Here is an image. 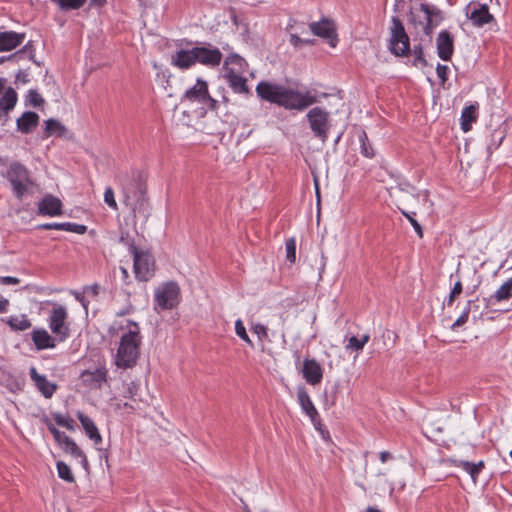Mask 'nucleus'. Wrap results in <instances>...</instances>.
Wrapping results in <instances>:
<instances>
[{
    "label": "nucleus",
    "mask_w": 512,
    "mask_h": 512,
    "mask_svg": "<svg viewBox=\"0 0 512 512\" xmlns=\"http://www.w3.org/2000/svg\"><path fill=\"white\" fill-rule=\"evenodd\" d=\"M256 93L262 100L287 110L302 111L317 102L316 96L309 91L300 92L268 81H260L256 86Z\"/></svg>",
    "instance_id": "1"
},
{
    "label": "nucleus",
    "mask_w": 512,
    "mask_h": 512,
    "mask_svg": "<svg viewBox=\"0 0 512 512\" xmlns=\"http://www.w3.org/2000/svg\"><path fill=\"white\" fill-rule=\"evenodd\" d=\"M128 323L132 325L134 329H130L121 336L115 360L117 367L122 369L134 367L140 355L142 338L138 324L133 321H128Z\"/></svg>",
    "instance_id": "2"
},
{
    "label": "nucleus",
    "mask_w": 512,
    "mask_h": 512,
    "mask_svg": "<svg viewBox=\"0 0 512 512\" xmlns=\"http://www.w3.org/2000/svg\"><path fill=\"white\" fill-rule=\"evenodd\" d=\"M146 183L140 172H133L132 181L128 184H123V191L125 194L124 203L129 206L134 214V217L148 216V202L145 198Z\"/></svg>",
    "instance_id": "3"
},
{
    "label": "nucleus",
    "mask_w": 512,
    "mask_h": 512,
    "mask_svg": "<svg viewBox=\"0 0 512 512\" xmlns=\"http://www.w3.org/2000/svg\"><path fill=\"white\" fill-rule=\"evenodd\" d=\"M389 50L397 57H407L411 52L409 36L405 31L403 23L398 17H392Z\"/></svg>",
    "instance_id": "4"
},
{
    "label": "nucleus",
    "mask_w": 512,
    "mask_h": 512,
    "mask_svg": "<svg viewBox=\"0 0 512 512\" xmlns=\"http://www.w3.org/2000/svg\"><path fill=\"white\" fill-rule=\"evenodd\" d=\"M422 15L411 12L410 22L417 27H422L425 35L431 36L433 29L443 20L442 11L437 7L425 3L420 4Z\"/></svg>",
    "instance_id": "5"
},
{
    "label": "nucleus",
    "mask_w": 512,
    "mask_h": 512,
    "mask_svg": "<svg viewBox=\"0 0 512 512\" xmlns=\"http://www.w3.org/2000/svg\"><path fill=\"white\" fill-rule=\"evenodd\" d=\"M134 274L138 281H148L154 276L155 260L149 251L132 247Z\"/></svg>",
    "instance_id": "6"
},
{
    "label": "nucleus",
    "mask_w": 512,
    "mask_h": 512,
    "mask_svg": "<svg viewBox=\"0 0 512 512\" xmlns=\"http://www.w3.org/2000/svg\"><path fill=\"white\" fill-rule=\"evenodd\" d=\"M180 302L179 285L170 281L158 287L155 291V303L161 310H170Z\"/></svg>",
    "instance_id": "7"
},
{
    "label": "nucleus",
    "mask_w": 512,
    "mask_h": 512,
    "mask_svg": "<svg viewBox=\"0 0 512 512\" xmlns=\"http://www.w3.org/2000/svg\"><path fill=\"white\" fill-rule=\"evenodd\" d=\"M307 119L314 135L322 142L328 138L329 113L320 107H314L307 113Z\"/></svg>",
    "instance_id": "8"
},
{
    "label": "nucleus",
    "mask_w": 512,
    "mask_h": 512,
    "mask_svg": "<svg viewBox=\"0 0 512 512\" xmlns=\"http://www.w3.org/2000/svg\"><path fill=\"white\" fill-rule=\"evenodd\" d=\"M8 180L12 185L13 193L18 199H22L27 192V184L29 183V172L20 163H14L10 166Z\"/></svg>",
    "instance_id": "9"
},
{
    "label": "nucleus",
    "mask_w": 512,
    "mask_h": 512,
    "mask_svg": "<svg viewBox=\"0 0 512 512\" xmlns=\"http://www.w3.org/2000/svg\"><path fill=\"white\" fill-rule=\"evenodd\" d=\"M67 311L64 306L54 308L49 317V328L59 342L65 341L70 335V329L66 323Z\"/></svg>",
    "instance_id": "10"
},
{
    "label": "nucleus",
    "mask_w": 512,
    "mask_h": 512,
    "mask_svg": "<svg viewBox=\"0 0 512 512\" xmlns=\"http://www.w3.org/2000/svg\"><path fill=\"white\" fill-rule=\"evenodd\" d=\"M194 48L196 63L198 62L208 67H217L220 65L223 56L217 47L207 44L206 46H196Z\"/></svg>",
    "instance_id": "11"
},
{
    "label": "nucleus",
    "mask_w": 512,
    "mask_h": 512,
    "mask_svg": "<svg viewBox=\"0 0 512 512\" xmlns=\"http://www.w3.org/2000/svg\"><path fill=\"white\" fill-rule=\"evenodd\" d=\"M437 54L443 61H449L454 52V38L447 30H442L436 38Z\"/></svg>",
    "instance_id": "12"
},
{
    "label": "nucleus",
    "mask_w": 512,
    "mask_h": 512,
    "mask_svg": "<svg viewBox=\"0 0 512 512\" xmlns=\"http://www.w3.org/2000/svg\"><path fill=\"white\" fill-rule=\"evenodd\" d=\"M471 4L466 7V15L471 20L472 24L476 27H482L495 20L494 16L489 12V3L484 2L479 4L478 8H475L471 12L469 9Z\"/></svg>",
    "instance_id": "13"
},
{
    "label": "nucleus",
    "mask_w": 512,
    "mask_h": 512,
    "mask_svg": "<svg viewBox=\"0 0 512 512\" xmlns=\"http://www.w3.org/2000/svg\"><path fill=\"white\" fill-rule=\"evenodd\" d=\"M107 369L104 367L97 368L93 371L84 370L80 379L84 386L90 389H99L102 387V384L107 381Z\"/></svg>",
    "instance_id": "14"
},
{
    "label": "nucleus",
    "mask_w": 512,
    "mask_h": 512,
    "mask_svg": "<svg viewBox=\"0 0 512 512\" xmlns=\"http://www.w3.org/2000/svg\"><path fill=\"white\" fill-rule=\"evenodd\" d=\"M302 375L308 384L315 386L322 381L323 368L315 359L307 358L303 361Z\"/></svg>",
    "instance_id": "15"
},
{
    "label": "nucleus",
    "mask_w": 512,
    "mask_h": 512,
    "mask_svg": "<svg viewBox=\"0 0 512 512\" xmlns=\"http://www.w3.org/2000/svg\"><path fill=\"white\" fill-rule=\"evenodd\" d=\"M310 29L314 35L327 39L332 47L336 46L338 39L334 25L331 21L322 20L319 22H313L310 24Z\"/></svg>",
    "instance_id": "16"
},
{
    "label": "nucleus",
    "mask_w": 512,
    "mask_h": 512,
    "mask_svg": "<svg viewBox=\"0 0 512 512\" xmlns=\"http://www.w3.org/2000/svg\"><path fill=\"white\" fill-rule=\"evenodd\" d=\"M29 374L31 380L34 382V385L36 386L38 391L45 398H51L58 388L57 384L48 381L46 376L40 375L35 367L30 368Z\"/></svg>",
    "instance_id": "17"
},
{
    "label": "nucleus",
    "mask_w": 512,
    "mask_h": 512,
    "mask_svg": "<svg viewBox=\"0 0 512 512\" xmlns=\"http://www.w3.org/2000/svg\"><path fill=\"white\" fill-rule=\"evenodd\" d=\"M62 202L53 195H45L38 204V214L46 216H59L63 213Z\"/></svg>",
    "instance_id": "18"
},
{
    "label": "nucleus",
    "mask_w": 512,
    "mask_h": 512,
    "mask_svg": "<svg viewBox=\"0 0 512 512\" xmlns=\"http://www.w3.org/2000/svg\"><path fill=\"white\" fill-rule=\"evenodd\" d=\"M25 39V33L15 31L0 32V52L11 51L20 46Z\"/></svg>",
    "instance_id": "19"
},
{
    "label": "nucleus",
    "mask_w": 512,
    "mask_h": 512,
    "mask_svg": "<svg viewBox=\"0 0 512 512\" xmlns=\"http://www.w3.org/2000/svg\"><path fill=\"white\" fill-rule=\"evenodd\" d=\"M32 341L37 350L54 348L56 346L57 337H52L45 329L37 328L31 333Z\"/></svg>",
    "instance_id": "20"
},
{
    "label": "nucleus",
    "mask_w": 512,
    "mask_h": 512,
    "mask_svg": "<svg viewBox=\"0 0 512 512\" xmlns=\"http://www.w3.org/2000/svg\"><path fill=\"white\" fill-rule=\"evenodd\" d=\"M298 403L301 406L304 413L310 418L311 421L318 419V411L315 408L307 390L305 387L298 388L297 391Z\"/></svg>",
    "instance_id": "21"
},
{
    "label": "nucleus",
    "mask_w": 512,
    "mask_h": 512,
    "mask_svg": "<svg viewBox=\"0 0 512 512\" xmlns=\"http://www.w3.org/2000/svg\"><path fill=\"white\" fill-rule=\"evenodd\" d=\"M205 97H208V84L201 78H198L196 84L184 94V98L191 102H204Z\"/></svg>",
    "instance_id": "22"
},
{
    "label": "nucleus",
    "mask_w": 512,
    "mask_h": 512,
    "mask_svg": "<svg viewBox=\"0 0 512 512\" xmlns=\"http://www.w3.org/2000/svg\"><path fill=\"white\" fill-rule=\"evenodd\" d=\"M17 93L11 87L5 90L0 98V121L7 120L8 113L15 107L17 103Z\"/></svg>",
    "instance_id": "23"
},
{
    "label": "nucleus",
    "mask_w": 512,
    "mask_h": 512,
    "mask_svg": "<svg viewBox=\"0 0 512 512\" xmlns=\"http://www.w3.org/2000/svg\"><path fill=\"white\" fill-rule=\"evenodd\" d=\"M196 63L195 48L179 50L172 56V64L180 69H188Z\"/></svg>",
    "instance_id": "24"
},
{
    "label": "nucleus",
    "mask_w": 512,
    "mask_h": 512,
    "mask_svg": "<svg viewBox=\"0 0 512 512\" xmlns=\"http://www.w3.org/2000/svg\"><path fill=\"white\" fill-rule=\"evenodd\" d=\"M17 128L24 134L31 133L39 123V116L32 111H26L17 119Z\"/></svg>",
    "instance_id": "25"
},
{
    "label": "nucleus",
    "mask_w": 512,
    "mask_h": 512,
    "mask_svg": "<svg viewBox=\"0 0 512 512\" xmlns=\"http://www.w3.org/2000/svg\"><path fill=\"white\" fill-rule=\"evenodd\" d=\"M42 230H63L76 234H84L87 231V226L77 223L64 222V223H45L38 226Z\"/></svg>",
    "instance_id": "26"
},
{
    "label": "nucleus",
    "mask_w": 512,
    "mask_h": 512,
    "mask_svg": "<svg viewBox=\"0 0 512 512\" xmlns=\"http://www.w3.org/2000/svg\"><path fill=\"white\" fill-rule=\"evenodd\" d=\"M77 417L86 433V435L97 445L102 442V437L93 420L82 412L77 413Z\"/></svg>",
    "instance_id": "27"
},
{
    "label": "nucleus",
    "mask_w": 512,
    "mask_h": 512,
    "mask_svg": "<svg viewBox=\"0 0 512 512\" xmlns=\"http://www.w3.org/2000/svg\"><path fill=\"white\" fill-rule=\"evenodd\" d=\"M225 78L227 79L229 86L235 93H250L249 88L247 86V79L241 76V73L229 71V73H226Z\"/></svg>",
    "instance_id": "28"
},
{
    "label": "nucleus",
    "mask_w": 512,
    "mask_h": 512,
    "mask_svg": "<svg viewBox=\"0 0 512 512\" xmlns=\"http://www.w3.org/2000/svg\"><path fill=\"white\" fill-rule=\"evenodd\" d=\"M247 63L244 58L238 54H230L224 61V69L226 73L229 71L242 73L245 70Z\"/></svg>",
    "instance_id": "29"
},
{
    "label": "nucleus",
    "mask_w": 512,
    "mask_h": 512,
    "mask_svg": "<svg viewBox=\"0 0 512 512\" xmlns=\"http://www.w3.org/2000/svg\"><path fill=\"white\" fill-rule=\"evenodd\" d=\"M66 127L58 120L50 118L45 121L44 138L50 136L62 137L66 134Z\"/></svg>",
    "instance_id": "30"
},
{
    "label": "nucleus",
    "mask_w": 512,
    "mask_h": 512,
    "mask_svg": "<svg viewBox=\"0 0 512 512\" xmlns=\"http://www.w3.org/2000/svg\"><path fill=\"white\" fill-rule=\"evenodd\" d=\"M477 120V108L473 105L466 106L461 113V127L464 132L471 128V123Z\"/></svg>",
    "instance_id": "31"
},
{
    "label": "nucleus",
    "mask_w": 512,
    "mask_h": 512,
    "mask_svg": "<svg viewBox=\"0 0 512 512\" xmlns=\"http://www.w3.org/2000/svg\"><path fill=\"white\" fill-rule=\"evenodd\" d=\"M7 324L15 331H25L32 325L31 321L24 314L21 316H11L8 319Z\"/></svg>",
    "instance_id": "32"
},
{
    "label": "nucleus",
    "mask_w": 512,
    "mask_h": 512,
    "mask_svg": "<svg viewBox=\"0 0 512 512\" xmlns=\"http://www.w3.org/2000/svg\"><path fill=\"white\" fill-rule=\"evenodd\" d=\"M510 297H512V277L505 281L491 298L496 302H501L508 300Z\"/></svg>",
    "instance_id": "33"
},
{
    "label": "nucleus",
    "mask_w": 512,
    "mask_h": 512,
    "mask_svg": "<svg viewBox=\"0 0 512 512\" xmlns=\"http://www.w3.org/2000/svg\"><path fill=\"white\" fill-rule=\"evenodd\" d=\"M409 55L413 56L411 64L418 68H424L428 65L427 60L424 56L423 48L421 44L414 45Z\"/></svg>",
    "instance_id": "34"
},
{
    "label": "nucleus",
    "mask_w": 512,
    "mask_h": 512,
    "mask_svg": "<svg viewBox=\"0 0 512 512\" xmlns=\"http://www.w3.org/2000/svg\"><path fill=\"white\" fill-rule=\"evenodd\" d=\"M358 138H359V142H360V148H361L362 155H364L367 158H372L374 156V150L372 148V145L369 142L367 133L364 130H362L359 133Z\"/></svg>",
    "instance_id": "35"
},
{
    "label": "nucleus",
    "mask_w": 512,
    "mask_h": 512,
    "mask_svg": "<svg viewBox=\"0 0 512 512\" xmlns=\"http://www.w3.org/2000/svg\"><path fill=\"white\" fill-rule=\"evenodd\" d=\"M62 449L66 452L71 454L75 458H82V462L87 465V458L83 451L77 446V444L73 441V439H70L68 443L62 447Z\"/></svg>",
    "instance_id": "36"
},
{
    "label": "nucleus",
    "mask_w": 512,
    "mask_h": 512,
    "mask_svg": "<svg viewBox=\"0 0 512 512\" xmlns=\"http://www.w3.org/2000/svg\"><path fill=\"white\" fill-rule=\"evenodd\" d=\"M58 476L68 483H73L75 481V477L70 469V467L63 461H58L56 464Z\"/></svg>",
    "instance_id": "37"
},
{
    "label": "nucleus",
    "mask_w": 512,
    "mask_h": 512,
    "mask_svg": "<svg viewBox=\"0 0 512 512\" xmlns=\"http://www.w3.org/2000/svg\"><path fill=\"white\" fill-rule=\"evenodd\" d=\"M57 3L62 11L77 10L80 9L86 2V0H51Z\"/></svg>",
    "instance_id": "38"
},
{
    "label": "nucleus",
    "mask_w": 512,
    "mask_h": 512,
    "mask_svg": "<svg viewBox=\"0 0 512 512\" xmlns=\"http://www.w3.org/2000/svg\"><path fill=\"white\" fill-rule=\"evenodd\" d=\"M369 341V335H364L362 339H358L356 336L350 337L348 344L346 346L347 349H353L355 351H360L363 349L365 344Z\"/></svg>",
    "instance_id": "39"
},
{
    "label": "nucleus",
    "mask_w": 512,
    "mask_h": 512,
    "mask_svg": "<svg viewBox=\"0 0 512 512\" xmlns=\"http://www.w3.org/2000/svg\"><path fill=\"white\" fill-rule=\"evenodd\" d=\"M456 466L461 467L464 471H466L474 482H476V479L478 477V473L476 471V467L474 466L473 462H469L466 460H459L456 461Z\"/></svg>",
    "instance_id": "40"
},
{
    "label": "nucleus",
    "mask_w": 512,
    "mask_h": 512,
    "mask_svg": "<svg viewBox=\"0 0 512 512\" xmlns=\"http://www.w3.org/2000/svg\"><path fill=\"white\" fill-rule=\"evenodd\" d=\"M286 249V259L290 263H294L296 260V240L294 238H289L285 242Z\"/></svg>",
    "instance_id": "41"
},
{
    "label": "nucleus",
    "mask_w": 512,
    "mask_h": 512,
    "mask_svg": "<svg viewBox=\"0 0 512 512\" xmlns=\"http://www.w3.org/2000/svg\"><path fill=\"white\" fill-rule=\"evenodd\" d=\"M235 333L237 334L238 337H240L248 345H250L251 347H254V344L251 341V339L249 338V336H248V334L246 332V328H245L242 320H240V319H238L235 322Z\"/></svg>",
    "instance_id": "42"
},
{
    "label": "nucleus",
    "mask_w": 512,
    "mask_h": 512,
    "mask_svg": "<svg viewBox=\"0 0 512 512\" xmlns=\"http://www.w3.org/2000/svg\"><path fill=\"white\" fill-rule=\"evenodd\" d=\"M400 211H401L402 215H404V216L408 219V221L410 222V224L413 226V228H414V230H415L416 234H417L420 238H422V237H423V229H422L421 225L418 223V221L414 218V216L416 215V213H415V212H410V213H409V212H406V211H404V210H402V209H401Z\"/></svg>",
    "instance_id": "43"
},
{
    "label": "nucleus",
    "mask_w": 512,
    "mask_h": 512,
    "mask_svg": "<svg viewBox=\"0 0 512 512\" xmlns=\"http://www.w3.org/2000/svg\"><path fill=\"white\" fill-rule=\"evenodd\" d=\"M462 290H463V287H462L461 281H457L454 284V287L452 288V290H451V292L449 294V298H448V301H447V305L448 306L453 304V302L455 301L456 297H458L462 293Z\"/></svg>",
    "instance_id": "44"
},
{
    "label": "nucleus",
    "mask_w": 512,
    "mask_h": 512,
    "mask_svg": "<svg viewBox=\"0 0 512 512\" xmlns=\"http://www.w3.org/2000/svg\"><path fill=\"white\" fill-rule=\"evenodd\" d=\"M104 201L109 207H111L114 210H117V203L115 201L114 192L111 187L106 188L104 192Z\"/></svg>",
    "instance_id": "45"
},
{
    "label": "nucleus",
    "mask_w": 512,
    "mask_h": 512,
    "mask_svg": "<svg viewBox=\"0 0 512 512\" xmlns=\"http://www.w3.org/2000/svg\"><path fill=\"white\" fill-rule=\"evenodd\" d=\"M470 301L468 302V306L465 308V310L463 311V313L458 317V319L452 324L451 328L453 330H455L457 327H460L462 325H464L467 320H468V316H469V311H470Z\"/></svg>",
    "instance_id": "46"
},
{
    "label": "nucleus",
    "mask_w": 512,
    "mask_h": 512,
    "mask_svg": "<svg viewBox=\"0 0 512 512\" xmlns=\"http://www.w3.org/2000/svg\"><path fill=\"white\" fill-rule=\"evenodd\" d=\"M27 98H28L30 104L35 106V107L36 106H40V105H42L44 103V99L35 90H30L29 93H28Z\"/></svg>",
    "instance_id": "47"
},
{
    "label": "nucleus",
    "mask_w": 512,
    "mask_h": 512,
    "mask_svg": "<svg viewBox=\"0 0 512 512\" xmlns=\"http://www.w3.org/2000/svg\"><path fill=\"white\" fill-rule=\"evenodd\" d=\"M138 385L135 382H130L125 391L124 397L130 398L136 403L135 396L137 395Z\"/></svg>",
    "instance_id": "48"
},
{
    "label": "nucleus",
    "mask_w": 512,
    "mask_h": 512,
    "mask_svg": "<svg viewBox=\"0 0 512 512\" xmlns=\"http://www.w3.org/2000/svg\"><path fill=\"white\" fill-rule=\"evenodd\" d=\"M120 243L127 245L129 247V251L132 254V247H137L134 243V240L131 239L129 233L127 231H122L119 239Z\"/></svg>",
    "instance_id": "49"
},
{
    "label": "nucleus",
    "mask_w": 512,
    "mask_h": 512,
    "mask_svg": "<svg viewBox=\"0 0 512 512\" xmlns=\"http://www.w3.org/2000/svg\"><path fill=\"white\" fill-rule=\"evenodd\" d=\"M437 76L440 78L442 83H445L448 78L449 68L446 65L438 64L436 67Z\"/></svg>",
    "instance_id": "50"
},
{
    "label": "nucleus",
    "mask_w": 512,
    "mask_h": 512,
    "mask_svg": "<svg viewBox=\"0 0 512 512\" xmlns=\"http://www.w3.org/2000/svg\"><path fill=\"white\" fill-rule=\"evenodd\" d=\"M290 43L294 47H301L304 44H313V40H304V39L300 38L296 34H291V36H290Z\"/></svg>",
    "instance_id": "51"
},
{
    "label": "nucleus",
    "mask_w": 512,
    "mask_h": 512,
    "mask_svg": "<svg viewBox=\"0 0 512 512\" xmlns=\"http://www.w3.org/2000/svg\"><path fill=\"white\" fill-rule=\"evenodd\" d=\"M137 408H138L137 406H135L133 403H129V402L117 403L116 404V409L117 410H125L128 413H131V412L135 411Z\"/></svg>",
    "instance_id": "52"
},
{
    "label": "nucleus",
    "mask_w": 512,
    "mask_h": 512,
    "mask_svg": "<svg viewBox=\"0 0 512 512\" xmlns=\"http://www.w3.org/2000/svg\"><path fill=\"white\" fill-rule=\"evenodd\" d=\"M311 422L313 423L315 429L318 430L322 434L323 438H326V436L329 437V432L323 428L319 414H318V419L315 421H311Z\"/></svg>",
    "instance_id": "53"
},
{
    "label": "nucleus",
    "mask_w": 512,
    "mask_h": 512,
    "mask_svg": "<svg viewBox=\"0 0 512 512\" xmlns=\"http://www.w3.org/2000/svg\"><path fill=\"white\" fill-rule=\"evenodd\" d=\"M0 283L3 285H17L20 283V280L16 277L4 276L0 277Z\"/></svg>",
    "instance_id": "54"
},
{
    "label": "nucleus",
    "mask_w": 512,
    "mask_h": 512,
    "mask_svg": "<svg viewBox=\"0 0 512 512\" xmlns=\"http://www.w3.org/2000/svg\"><path fill=\"white\" fill-rule=\"evenodd\" d=\"M253 332L257 334L260 338L261 337H267V328L262 324H256L253 326Z\"/></svg>",
    "instance_id": "55"
},
{
    "label": "nucleus",
    "mask_w": 512,
    "mask_h": 512,
    "mask_svg": "<svg viewBox=\"0 0 512 512\" xmlns=\"http://www.w3.org/2000/svg\"><path fill=\"white\" fill-rule=\"evenodd\" d=\"M201 103L205 104L212 111L216 110L218 106V101L212 98L209 94L208 97H205V101Z\"/></svg>",
    "instance_id": "56"
},
{
    "label": "nucleus",
    "mask_w": 512,
    "mask_h": 512,
    "mask_svg": "<svg viewBox=\"0 0 512 512\" xmlns=\"http://www.w3.org/2000/svg\"><path fill=\"white\" fill-rule=\"evenodd\" d=\"M99 289H100V287L98 284H93V285L85 287L84 291L87 294L91 295L92 297H97L99 294Z\"/></svg>",
    "instance_id": "57"
},
{
    "label": "nucleus",
    "mask_w": 512,
    "mask_h": 512,
    "mask_svg": "<svg viewBox=\"0 0 512 512\" xmlns=\"http://www.w3.org/2000/svg\"><path fill=\"white\" fill-rule=\"evenodd\" d=\"M70 437L66 435L64 432H61V436L58 438H55V441L59 444V446L64 447L66 443L70 441Z\"/></svg>",
    "instance_id": "58"
},
{
    "label": "nucleus",
    "mask_w": 512,
    "mask_h": 512,
    "mask_svg": "<svg viewBox=\"0 0 512 512\" xmlns=\"http://www.w3.org/2000/svg\"><path fill=\"white\" fill-rule=\"evenodd\" d=\"M53 418H54L55 422L57 423V425L62 426L63 424H66V420L68 417H66L60 413H55V414H53Z\"/></svg>",
    "instance_id": "59"
},
{
    "label": "nucleus",
    "mask_w": 512,
    "mask_h": 512,
    "mask_svg": "<svg viewBox=\"0 0 512 512\" xmlns=\"http://www.w3.org/2000/svg\"><path fill=\"white\" fill-rule=\"evenodd\" d=\"M120 273H121V278H122V281L125 283V284H129L130 283V275H129V272L128 270L125 268V267H120Z\"/></svg>",
    "instance_id": "60"
},
{
    "label": "nucleus",
    "mask_w": 512,
    "mask_h": 512,
    "mask_svg": "<svg viewBox=\"0 0 512 512\" xmlns=\"http://www.w3.org/2000/svg\"><path fill=\"white\" fill-rule=\"evenodd\" d=\"M9 301L5 298L0 299V313H5L8 310Z\"/></svg>",
    "instance_id": "61"
},
{
    "label": "nucleus",
    "mask_w": 512,
    "mask_h": 512,
    "mask_svg": "<svg viewBox=\"0 0 512 512\" xmlns=\"http://www.w3.org/2000/svg\"><path fill=\"white\" fill-rule=\"evenodd\" d=\"M392 458H393L392 454L390 452H388V451H382L380 453V460H381L382 463H385L386 461H388V460H390Z\"/></svg>",
    "instance_id": "62"
},
{
    "label": "nucleus",
    "mask_w": 512,
    "mask_h": 512,
    "mask_svg": "<svg viewBox=\"0 0 512 512\" xmlns=\"http://www.w3.org/2000/svg\"><path fill=\"white\" fill-rule=\"evenodd\" d=\"M48 429H49V431L52 433V435H53L54 439H55V438H58V437H60V436H61V432H62V431H59L57 428H55V426H53V425H52V424H50V423L48 424Z\"/></svg>",
    "instance_id": "63"
},
{
    "label": "nucleus",
    "mask_w": 512,
    "mask_h": 512,
    "mask_svg": "<svg viewBox=\"0 0 512 512\" xmlns=\"http://www.w3.org/2000/svg\"><path fill=\"white\" fill-rule=\"evenodd\" d=\"M75 297L82 304V306L85 308V310L87 311L88 301L85 299V297L80 295V294H76Z\"/></svg>",
    "instance_id": "64"
}]
</instances>
